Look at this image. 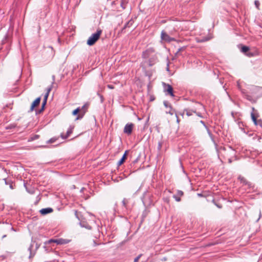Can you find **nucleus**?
<instances>
[{"label":"nucleus","instance_id":"nucleus-1","mask_svg":"<svg viewBox=\"0 0 262 262\" xmlns=\"http://www.w3.org/2000/svg\"><path fill=\"white\" fill-rule=\"evenodd\" d=\"M102 33L101 30H98L95 33L91 36L87 40V44L89 46H93L99 39Z\"/></svg>","mask_w":262,"mask_h":262},{"label":"nucleus","instance_id":"nucleus-2","mask_svg":"<svg viewBox=\"0 0 262 262\" xmlns=\"http://www.w3.org/2000/svg\"><path fill=\"white\" fill-rule=\"evenodd\" d=\"M151 194L148 192H145L143 195L142 198V202L145 206H149L150 205L152 201L150 198Z\"/></svg>","mask_w":262,"mask_h":262},{"label":"nucleus","instance_id":"nucleus-3","mask_svg":"<svg viewBox=\"0 0 262 262\" xmlns=\"http://www.w3.org/2000/svg\"><path fill=\"white\" fill-rule=\"evenodd\" d=\"M251 119L254 122V124L257 126V128L259 127L262 129V120L261 119L257 120L254 113H251Z\"/></svg>","mask_w":262,"mask_h":262},{"label":"nucleus","instance_id":"nucleus-4","mask_svg":"<svg viewBox=\"0 0 262 262\" xmlns=\"http://www.w3.org/2000/svg\"><path fill=\"white\" fill-rule=\"evenodd\" d=\"M238 180L243 184V185L247 186L249 188L253 189L254 187V185L249 181H248L244 177L242 176H239Z\"/></svg>","mask_w":262,"mask_h":262},{"label":"nucleus","instance_id":"nucleus-5","mask_svg":"<svg viewBox=\"0 0 262 262\" xmlns=\"http://www.w3.org/2000/svg\"><path fill=\"white\" fill-rule=\"evenodd\" d=\"M155 50L152 48H148L142 53V57L144 58H150L152 55H154Z\"/></svg>","mask_w":262,"mask_h":262},{"label":"nucleus","instance_id":"nucleus-6","mask_svg":"<svg viewBox=\"0 0 262 262\" xmlns=\"http://www.w3.org/2000/svg\"><path fill=\"white\" fill-rule=\"evenodd\" d=\"M161 38L162 40L167 42L175 40L174 38L170 37L164 30L161 32Z\"/></svg>","mask_w":262,"mask_h":262},{"label":"nucleus","instance_id":"nucleus-7","mask_svg":"<svg viewBox=\"0 0 262 262\" xmlns=\"http://www.w3.org/2000/svg\"><path fill=\"white\" fill-rule=\"evenodd\" d=\"M164 105L165 107L168 108V110L166 111V114H169L170 115H173L174 113H176V111L174 109H173L171 105L169 102L167 101H164L163 102Z\"/></svg>","mask_w":262,"mask_h":262},{"label":"nucleus","instance_id":"nucleus-8","mask_svg":"<svg viewBox=\"0 0 262 262\" xmlns=\"http://www.w3.org/2000/svg\"><path fill=\"white\" fill-rule=\"evenodd\" d=\"M195 106L190 108V110L193 111V113H195L197 112V110H202L205 111V107L202 103L198 102H195Z\"/></svg>","mask_w":262,"mask_h":262},{"label":"nucleus","instance_id":"nucleus-9","mask_svg":"<svg viewBox=\"0 0 262 262\" xmlns=\"http://www.w3.org/2000/svg\"><path fill=\"white\" fill-rule=\"evenodd\" d=\"M164 91L165 92L167 93V94L169 95L171 97L174 96L173 92V88L172 87L169 85V84H165L164 83Z\"/></svg>","mask_w":262,"mask_h":262},{"label":"nucleus","instance_id":"nucleus-10","mask_svg":"<svg viewBox=\"0 0 262 262\" xmlns=\"http://www.w3.org/2000/svg\"><path fill=\"white\" fill-rule=\"evenodd\" d=\"M158 61V59L156 55L154 54L152 55L147 61V64L149 67H151L157 63Z\"/></svg>","mask_w":262,"mask_h":262},{"label":"nucleus","instance_id":"nucleus-11","mask_svg":"<svg viewBox=\"0 0 262 262\" xmlns=\"http://www.w3.org/2000/svg\"><path fill=\"white\" fill-rule=\"evenodd\" d=\"M184 195V192L182 190H177L176 194L173 195V198L177 202H180L181 201V198Z\"/></svg>","mask_w":262,"mask_h":262},{"label":"nucleus","instance_id":"nucleus-12","mask_svg":"<svg viewBox=\"0 0 262 262\" xmlns=\"http://www.w3.org/2000/svg\"><path fill=\"white\" fill-rule=\"evenodd\" d=\"M49 243H55L58 245H62V244H66L68 243V241L67 239L60 238V239H50L49 241Z\"/></svg>","mask_w":262,"mask_h":262},{"label":"nucleus","instance_id":"nucleus-13","mask_svg":"<svg viewBox=\"0 0 262 262\" xmlns=\"http://www.w3.org/2000/svg\"><path fill=\"white\" fill-rule=\"evenodd\" d=\"M40 100V97H38L32 102L30 109V112H32L39 104Z\"/></svg>","mask_w":262,"mask_h":262},{"label":"nucleus","instance_id":"nucleus-14","mask_svg":"<svg viewBox=\"0 0 262 262\" xmlns=\"http://www.w3.org/2000/svg\"><path fill=\"white\" fill-rule=\"evenodd\" d=\"M53 212V209L52 208H42L39 210V212L41 214L45 215L47 214L52 213Z\"/></svg>","mask_w":262,"mask_h":262},{"label":"nucleus","instance_id":"nucleus-15","mask_svg":"<svg viewBox=\"0 0 262 262\" xmlns=\"http://www.w3.org/2000/svg\"><path fill=\"white\" fill-rule=\"evenodd\" d=\"M89 106V103H85L82 107V108H80V110H81L80 111H81V113H82V115L81 116H78L76 118V120H78V119L81 118L83 117V116L84 115V114H85V113L87 111V109L88 108Z\"/></svg>","mask_w":262,"mask_h":262},{"label":"nucleus","instance_id":"nucleus-16","mask_svg":"<svg viewBox=\"0 0 262 262\" xmlns=\"http://www.w3.org/2000/svg\"><path fill=\"white\" fill-rule=\"evenodd\" d=\"M72 132H73V128H69L67 131L66 135H64L63 134H62L61 135V137L63 139H66L70 136V135L72 133Z\"/></svg>","mask_w":262,"mask_h":262},{"label":"nucleus","instance_id":"nucleus-17","mask_svg":"<svg viewBox=\"0 0 262 262\" xmlns=\"http://www.w3.org/2000/svg\"><path fill=\"white\" fill-rule=\"evenodd\" d=\"M124 132L127 134H131V124H127L124 128Z\"/></svg>","mask_w":262,"mask_h":262},{"label":"nucleus","instance_id":"nucleus-18","mask_svg":"<svg viewBox=\"0 0 262 262\" xmlns=\"http://www.w3.org/2000/svg\"><path fill=\"white\" fill-rule=\"evenodd\" d=\"M184 112H185L186 114L188 117L191 116L193 114V111L190 110V107L185 108L184 110Z\"/></svg>","mask_w":262,"mask_h":262},{"label":"nucleus","instance_id":"nucleus-19","mask_svg":"<svg viewBox=\"0 0 262 262\" xmlns=\"http://www.w3.org/2000/svg\"><path fill=\"white\" fill-rule=\"evenodd\" d=\"M211 202L219 209H221L222 208V205L219 203L217 201L215 200L214 199H212Z\"/></svg>","mask_w":262,"mask_h":262},{"label":"nucleus","instance_id":"nucleus-20","mask_svg":"<svg viewBox=\"0 0 262 262\" xmlns=\"http://www.w3.org/2000/svg\"><path fill=\"white\" fill-rule=\"evenodd\" d=\"M81 110L80 107H78L75 110H74L72 112V114L73 115H76L78 113H79V115L78 116H81L82 115V113H81Z\"/></svg>","mask_w":262,"mask_h":262},{"label":"nucleus","instance_id":"nucleus-21","mask_svg":"<svg viewBox=\"0 0 262 262\" xmlns=\"http://www.w3.org/2000/svg\"><path fill=\"white\" fill-rule=\"evenodd\" d=\"M211 38V37H202L199 40V42H205V41L209 40Z\"/></svg>","mask_w":262,"mask_h":262},{"label":"nucleus","instance_id":"nucleus-22","mask_svg":"<svg viewBox=\"0 0 262 262\" xmlns=\"http://www.w3.org/2000/svg\"><path fill=\"white\" fill-rule=\"evenodd\" d=\"M245 98H246L247 100H248L250 101H251V102L253 101V99L252 96L248 94L247 93L245 94Z\"/></svg>","mask_w":262,"mask_h":262},{"label":"nucleus","instance_id":"nucleus-23","mask_svg":"<svg viewBox=\"0 0 262 262\" xmlns=\"http://www.w3.org/2000/svg\"><path fill=\"white\" fill-rule=\"evenodd\" d=\"M249 48L247 46H244L241 49V51L243 53H246L249 50Z\"/></svg>","mask_w":262,"mask_h":262},{"label":"nucleus","instance_id":"nucleus-24","mask_svg":"<svg viewBox=\"0 0 262 262\" xmlns=\"http://www.w3.org/2000/svg\"><path fill=\"white\" fill-rule=\"evenodd\" d=\"M51 90V88H49L47 89V93L44 96V100H46V101L47 100L49 94Z\"/></svg>","mask_w":262,"mask_h":262},{"label":"nucleus","instance_id":"nucleus-25","mask_svg":"<svg viewBox=\"0 0 262 262\" xmlns=\"http://www.w3.org/2000/svg\"><path fill=\"white\" fill-rule=\"evenodd\" d=\"M126 152V151L125 152ZM126 159V153L124 154L122 158L121 159V160L119 161L118 164L119 165H121L124 161L125 159Z\"/></svg>","mask_w":262,"mask_h":262},{"label":"nucleus","instance_id":"nucleus-26","mask_svg":"<svg viewBox=\"0 0 262 262\" xmlns=\"http://www.w3.org/2000/svg\"><path fill=\"white\" fill-rule=\"evenodd\" d=\"M254 4H255V7H256V8L258 10H259L260 3H259V1H257V0L255 1Z\"/></svg>","mask_w":262,"mask_h":262},{"label":"nucleus","instance_id":"nucleus-27","mask_svg":"<svg viewBox=\"0 0 262 262\" xmlns=\"http://www.w3.org/2000/svg\"><path fill=\"white\" fill-rule=\"evenodd\" d=\"M142 254H140L138 256H137L135 259H134V262H138L139 259L142 256Z\"/></svg>","mask_w":262,"mask_h":262},{"label":"nucleus","instance_id":"nucleus-28","mask_svg":"<svg viewBox=\"0 0 262 262\" xmlns=\"http://www.w3.org/2000/svg\"><path fill=\"white\" fill-rule=\"evenodd\" d=\"M203 193H204L203 197L204 198H207L208 196H210V194L209 192H203Z\"/></svg>","mask_w":262,"mask_h":262},{"label":"nucleus","instance_id":"nucleus-29","mask_svg":"<svg viewBox=\"0 0 262 262\" xmlns=\"http://www.w3.org/2000/svg\"><path fill=\"white\" fill-rule=\"evenodd\" d=\"M209 137L210 138V139H211V141H212V142H213L214 144L216 145V143H215V140H214V136H213V135H211V136L210 137Z\"/></svg>","mask_w":262,"mask_h":262},{"label":"nucleus","instance_id":"nucleus-30","mask_svg":"<svg viewBox=\"0 0 262 262\" xmlns=\"http://www.w3.org/2000/svg\"><path fill=\"white\" fill-rule=\"evenodd\" d=\"M200 123L204 126L205 128H207L208 127L204 121L201 120Z\"/></svg>","mask_w":262,"mask_h":262},{"label":"nucleus","instance_id":"nucleus-31","mask_svg":"<svg viewBox=\"0 0 262 262\" xmlns=\"http://www.w3.org/2000/svg\"><path fill=\"white\" fill-rule=\"evenodd\" d=\"M207 132V133L209 135V137H210L211 135H212V134L211 133L210 130H209V129L208 128V127H207V128H206Z\"/></svg>","mask_w":262,"mask_h":262},{"label":"nucleus","instance_id":"nucleus-32","mask_svg":"<svg viewBox=\"0 0 262 262\" xmlns=\"http://www.w3.org/2000/svg\"><path fill=\"white\" fill-rule=\"evenodd\" d=\"M195 114H196V115L198 117H200V118H203V116L202 115V114H201V113H200V112H196Z\"/></svg>","mask_w":262,"mask_h":262},{"label":"nucleus","instance_id":"nucleus-33","mask_svg":"<svg viewBox=\"0 0 262 262\" xmlns=\"http://www.w3.org/2000/svg\"><path fill=\"white\" fill-rule=\"evenodd\" d=\"M107 86L110 89H114V86L113 85H111V84H108Z\"/></svg>","mask_w":262,"mask_h":262},{"label":"nucleus","instance_id":"nucleus-34","mask_svg":"<svg viewBox=\"0 0 262 262\" xmlns=\"http://www.w3.org/2000/svg\"><path fill=\"white\" fill-rule=\"evenodd\" d=\"M185 112H184V111L182 112H179L178 115H181L183 118L184 117V113H185Z\"/></svg>","mask_w":262,"mask_h":262},{"label":"nucleus","instance_id":"nucleus-35","mask_svg":"<svg viewBox=\"0 0 262 262\" xmlns=\"http://www.w3.org/2000/svg\"><path fill=\"white\" fill-rule=\"evenodd\" d=\"M175 115H176V117H177V122L179 123L180 122V119H179L178 118V113H177L176 112L175 113Z\"/></svg>","mask_w":262,"mask_h":262},{"label":"nucleus","instance_id":"nucleus-36","mask_svg":"<svg viewBox=\"0 0 262 262\" xmlns=\"http://www.w3.org/2000/svg\"><path fill=\"white\" fill-rule=\"evenodd\" d=\"M122 203H123L124 206H125L126 203H127V201L125 199H124L122 201Z\"/></svg>","mask_w":262,"mask_h":262},{"label":"nucleus","instance_id":"nucleus-37","mask_svg":"<svg viewBox=\"0 0 262 262\" xmlns=\"http://www.w3.org/2000/svg\"><path fill=\"white\" fill-rule=\"evenodd\" d=\"M39 138V135H35L34 137L32 138V140H35Z\"/></svg>","mask_w":262,"mask_h":262},{"label":"nucleus","instance_id":"nucleus-38","mask_svg":"<svg viewBox=\"0 0 262 262\" xmlns=\"http://www.w3.org/2000/svg\"><path fill=\"white\" fill-rule=\"evenodd\" d=\"M55 140H55V139H54V138H52V139H51L49 140V142L50 143H53V142H54L55 141Z\"/></svg>","mask_w":262,"mask_h":262},{"label":"nucleus","instance_id":"nucleus-39","mask_svg":"<svg viewBox=\"0 0 262 262\" xmlns=\"http://www.w3.org/2000/svg\"><path fill=\"white\" fill-rule=\"evenodd\" d=\"M197 195L200 197H203L204 193L202 192V193H198Z\"/></svg>","mask_w":262,"mask_h":262},{"label":"nucleus","instance_id":"nucleus-40","mask_svg":"<svg viewBox=\"0 0 262 262\" xmlns=\"http://www.w3.org/2000/svg\"><path fill=\"white\" fill-rule=\"evenodd\" d=\"M155 99V98L154 96H150V101H152Z\"/></svg>","mask_w":262,"mask_h":262},{"label":"nucleus","instance_id":"nucleus-41","mask_svg":"<svg viewBox=\"0 0 262 262\" xmlns=\"http://www.w3.org/2000/svg\"><path fill=\"white\" fill-rule=\"evenodd\" d=\"M258 89V87H256V86H255V87H253V89H252V90L253 91H257Z\"/></svg>","mask_w":262,"mask_h":262},{"label":"nucleus","instance_id":"nucleus-42","mask_svg":"<svg viewBox=\"0 0 262 262\" xmlns=\"http://www.w3.org/2000/svg\"><path fill=\"white\" fill-rule=\"evenodd\" d=\"M184 49V47H182V48H180L178 49V51H177V53H178L179 52L181 51L182 50H183Z\"/></svg>","mask_w":262,"mask_h":262},{"label":"nucleus","instance_id":"nucleus-43","mask_svg":"<svg viewBox=\"0 0 262 262\" xmlns=\"http://www.w3.org/2000/svg\"><path fill=\"white\" fill-rule=\"evenodd\" d=\"M46 103H47V101H46V100H43V101L42 104V105H43V107H45V105H46Z\"/></svg>","mask_w":262,"mask_h":262},{"label":"nucleus","instance_id":"nucleus-44","mask_svg":"<svg viewBox=\"0 0 262 262\" xmlns=\"http://www.w3.org/2000/svg\"><path fill=\"white\" fill-rule=\"evenodd\" d=\"M164 200L165 202L168 203L169 202V199L168 198H164Z\"/></svg>","mask_w":262,"mask_h":262},{"label":"nucleus","instance_id":"nucleus-45","mask_svg":"<svg viewBox=\"0 0 262 262\" xmlns=\"http://www.w3.org/2000/svg\"><path fill=\"white\" fill-rule=\"evenodd\" d=\"M43 110H44V107H43V105H42L41 109V110L39 111V112H41V111H42Z\"/></svg>","mask_w":262,"mask_h":262},{"label":"nucleus","instance_id":"nucleus-46","mask_svg":"<svg viewBox=\"0 0 262 262\" xmlns=\"http://www.w3.org/2000/svg\"><path fill=\"white\" fill-rule=\"evenodd\" d=\"M43 110H44V107H43V105H42L41 109V110L39 111V112H41V111H42Z\"/></svg>","mask_w":262,"mask_h":262},{"label":"nucleus","instance_id":"nucleus-47","mask_svg":"<svg viewBox=\"0 0 262 262\" xmlns=\"http://www.w3.org/2000/svg\"><path fill=\"white\" fill-rule=\"evenodd\" d=\"M231 115H232V116L233 118H234V112H231Z\"/></svg>","mask_w":262,"mask_h":262},{"label":"nucleus","instance_id":"nucleus-48","mask_svg":"<svg viewBox=\"0 0 262 262\" xmlns=\"http://www.w3.org/2000/svg\"><path fill=\"white\" fill-rule=\"evenodd\" d=\"M137 161H138V158H137L136 160H135L133 161V162H134V163H137Z\"/></svg>","mask_w":262,"mask_h":262},{"label":"nucleus","instance_id":"nucleus-49","mask_svg":"<svg viewBox=\"0 0 262 262\" xmlns=\"http://www.w3.org/2000/svg\"><path fill=\"white\" fill-rule=\"evenodd\" d=\"M161 148V145L160 144H159L158 148L160 149Z\"/></svg>","mask_w":262,"mask_h":262},{"label":"nucleus","instance_id":"nucleus-50","mask_svg":"<svg viewBox=\"0 0 262 262\" xmlns=\"http://www.w3.org/2000/svg\"><path fill=\"white\" fill-rule=\"evenodd\" d=\"M229 163H231L232 162V160L231 159H229Z\"/></svg>","mask_w":262,"mask_h":262},{"label":"nucleus","instance_id":"nucleus-51","mask_svg":"<svg viewBox=\"0 0 262 262\" xmlns=\"http://www.w3.org/2000/svg\"><path fill=\"white\" fill-rule=\"evenodd\" d=\"M134 115H135V116L136 117H137V115H136V114L135 113H134Z\"/></svg>","mask_w":262,"mask_h":262},{"label":"nucleus","instance_id":"nucleus-52","mask_svg":"<svg viewBox=\"0 0 262 262\" xmlns=\"http://www.w3.org/2000/svg\"><path fill=\"white\" fill-rule=\"evenodd\" d=\"M252 110L254 111V107H252Z\"/></svg>","mask_w":262,"mask_h":262}]
</instances>
